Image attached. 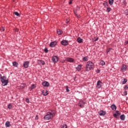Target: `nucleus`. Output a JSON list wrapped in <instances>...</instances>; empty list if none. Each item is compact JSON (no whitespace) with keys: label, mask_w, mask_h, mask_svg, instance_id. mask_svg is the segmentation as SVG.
Listing matches in <instances>:
<instances>
[{"label":"nucleus","mask_w":128,"mask_h":128,"mask_svg":"<svg viewBox=\"0 0 128 128\" xmlns=\"http://www.w3.org/2000/svg\"><path fill=\"white\" fill-rule=\"evenodd\" d=\"M54 116H56V112L54 110H50L48 111V114L44 116V118L45 120H52Z\"/></svg>","instance_id":"f257e3e1"},{"label":"nucleus","mask_w":128,"mask_h":128,"mask_svg":"<svg viewBox=\"0 0 128 128\" xmlns=\"http://www.w3.org/2000/svg\"><path fill=\"white\" fill-rule=\"evenodd\" d=\"M94 68V64L92 61H88L86 66V72H90V70H92Z\"/></svg>","instance_id":"f03ea898"},{"label":"nucleus","mask_w":128,"mask_h":128,"mask_svg":"<svg viewBox=\"0 0 128 128\" xmlns=\"http://www.w3.org/2000/svg\"><path fill=\"white\" fill-rule=\"evenodd\" d=\"M0 80H1V82H2V85L3 86H8V80H6V76H2V74H0Z\"/></svg>","instance_id":"7ed1b4c3"},{"label":"nucleus","mask_w":128,"mask_h":128,"mask_svg":"<svg viewBox=\"0 0 128 128\" xmlns=\"http://www.w3.org/2000/svg\"><path fill=\"white\" fill-rule=\"evenodd\" d=\"M86 104V102H84V100H80L78 104V106L81 108H84V105Z\"/></svg>","instance_id":"20e7f679"},{"label":"nucleus","mask_w":128,"mask_h":128,"mask_svg":"<svg viewBox=\"0 0 128 128\" xmlns=\"http://www.w3.org/2000/svg\"><path fill=\"white\" fill-rule=\"evenodd\" d=\"M60 44H62V46H68V41L66 40H62L60 42Z\"/></svg>","instance_id":"39448f33"},{"label":"nucleus","mask_w":128,"mask_h":128,"mask_svg":"<svg viewBox=\"0 0 128 128\" xmlns=\"http://www.w3.org/2000/svg\"><path fill=\"white\" fill-rule=\"evenodd\" d=\"M30 66V62L28 61H25L23 63V66L24 68H28V66Z\"/></svg>","instance_id":"423d86ee"},{"label":"nucleus","mask_w":128,"mask_h":128,"mask_svg":"<svg viewBox=\"0 0 128 128\" xmlns=\"http://www.w3.org/2000/svg\"><path fill=\"white\" fill-rule=\"evenodd\" d=\"M98 114H99V116H104L106 114V112L104 110H100L98 112Z\"/></svg>","instance_id":"0eeeda50"},{"label":"nucleus","mask_w":128,"mask_h":128,"mask_svg":"<svg viewBox=\"0 0 128 128\" xmlns=\"http://www.w3.org/2000/svg\"><path fill=\"white\" fill-rule=\"evenodd\" d=\"M58 42L56 41H54L50 43V48H54V46H56Z\"/></svg>","instance_id":"6e6552de"},{"label":"nucleus","mask_w":128,"mask_h":128,"mask_svg":"<svg viewBox=\"0 0 128 128\" xmlns=\"http://www.w3.org/2000/svg\"><path fill=\"white\" fill-rule=\"evenodd\" d=\"M52 60L53 62H58V56H53L52 58Z\"/></svg>","instance_id":"1a4fd4ad"},{"label":"nucleus","mask_w":128,"mask_h":128,"mask_svg":"<svg viewBox=\"0 0 128 128\" xmlns=\"http://www.w3.org/2000/svg\"><path fill=\"white\" fill-rule=\"evenodd\" d=\"M42 86H44L45 88H48V86H50V83L48 82L44 81L42 82Z\"/></svg>","instance_id":"9d476101"},{"label":"nucleus","mask_w":128,"mask_h":128,"mask_svg":"<svg viewBox=\"0 0 128 128\" xmlns=\"http://www.w3.org/2000/svg\"><path fill=\"white\" fill-rule=\"evenodd\" d=\"M102 81L100 80H98L97 82V84H96V86L98 88H100L102 86Z\"/></svg>","instance_id":"9b49d317"},{"label":"nucleus","mask_w":128,"mask_h":128,"mask_svg":"<svg viewBox=\"0 0 128 128\" xmlns=\"http://www.w3.org/2000/svg\"><path fill=\"white\" fill-rule=\"evenodd\" d=\"M126 68H126V66L124 64H122V66L120 70L121 72H126Z\"/></svg>","instance_id":"f8f14e48"},{"label":"nucleus","mask_w":128,"mask_h":128,"mask_svg":"<svg viewBox=\"0 0 128 128\" xmlns=\"http://www.w3.org/2000/svg\"><path fill=\"white\" fill-rule=\"evenodd\" d=\"M42 93L43 96H48V90H42Z\"/></svg>","instance_id":"ddd939ff"},{"label":"nucleus","mask_w":128,"mask_h":128,"mask_svg":"<svg viewBox=\"0 0 128 128\" xmlns=\"http://www.w3.org/2000/svg\"><path fill=\"white\" fill-rule=\"evenodd\" d=\"M66 62H74V58H66Z\"/></svg>","instance_id":"4468645a"},{"label":"nucleus","mask_w":128,"mask_h":128,"mask_svg":"<svg viewBox=\"0 0 128 128\" xmlns=\"http://www.w3.org/2000/svg\"><path fill=\"white\" fill-rule=\"evenodd\" d=\"M82 64H78L77 67H76V70H78V72H80L82 70Z\"/></svg>","instance_id":"2eb2a0df"},{"label":"nucleus","mask_w":128,"mask_h":128,"mask_svg":"<svg viewBox=\"0 0 128 128\" xmlns=\"http://www.w3.org/2000/svg\"><path fill=\"white\" fill-rule=\"evenodd\" d=\"M110 108H112V110H116V106L114 104H112L110 106Z\"/></svg>","instance_id":"dca6fc26"},{"label":"nucleus","mask_w":128,"mask_h":128,"mask_svg":"<svg viewBox=\"0 0 128 128\" xmlns=\"http://www.w3.org/2000/svg\"><path fill=\"white\" fill-rule=\"evenodd\" d=\"M77 42H78V44H82V42H84V40H82V38H80V37H78L77 38Z\"/></svg>","instance_id":"f3484780"},{"label":"nucleus","mask_w":128,"mask_h":128,"mask_svg":"<svg viewBox=\"0 0 128 128\" xmlns=\"http://www.w3.org/2000/svg\"><path fill=\"white\" fill-rule=\"evenodd\" d=\"M12 66H14V68H18V63L16 62H12Z\"/></svg>","instance_id":"a211bd4d"},{"label":"nucleus","mask_w":128,"mask_h":128,"mask_svg":"<svg viewBox=\"0 0 128 128\" xmlns=\"http://www.w3.org/2000/svg\"><path fill=\"white\" fill-rule=\"evenodd\" d=\"M5 126L6 128H10V122L9 121H6Z\"/></svg>","instance_id":"6ab92c4d"},{"label":"nucleus","mask_w":128,"mask_h":128,"mask_svg":"<svg viewBox=\"0 0 128 128\" xmlns=\"http://www.w3.org/2000/svg\"><path fill=\"white\" fill-rule=\"evenodd\" d=\"M120 118L121 120H124L126 118V116H124V114H123L120 116Z\"/></svg>","instance_id":"aec40b11"},{"label":"nucleus","mask_w":128,"mask_h":128,"mask_svg":"<svg viewBox=\"0 0 128 128\" xmlns=\"http://www.w3.org/2000/svg\"><path fill=\"white\" fill-rule=\"evenodd\" d=\"M128 82V79L126 78H124V80L122 82V84H126Z\"/></svg>","instance_id":"412c9836"},{"label":"nucleus","mask_w":128,"mask_h":128,"mask_svg":"<svg viewBox=\"0 0 128 128\" xmlns=\"http://www.w3.org/2000/svg\"><path fill=\"white\" fill-rule=\"evenodd\" d=\"M103 6H104V8H107V6H108V2H104Z\"/></svg>","instance_id":"4be33fe9"},{"label":"nucleus","mask_w":128,"mask_h":128,"mask_svg":"<svg viewBox=\"0 0 128 128\" xmlns=\"http://www.w3.org/2000/svg\"><path fill=\"white\" fill-rule=\"evenodd\" d=\"M57 34L59 35L62 34V30L60 29L57 30Z\"/></svg>","instance_id":"5701e85b"},{"label":"nucleus","mask_w":128,"mask_h":128,"mask_svg":"<svg viewBox=\"0 0 128 128\" xmlns=\"http://www.w3.org/2000/svg\"><path fill=\"white\" fill-rule=\"evenodd\" d=\"M83 62H88V56H84L82 58Z\"/></svg>","instance_id":"b1692460"},{"label":"nucleus","mask_w":128,"mask_h":128,"mask_svg":"<svg viewBox=\"0 0 128 128\" xmlns=\"http://www.w3.org/2000/svg\"><path fill=\"white\" fill-rule=\"evenodd\" d=\"M12 104H10L8 105V108L9 110H12Z\"/></svg>","instance_id":"393cba45"},{"label":"nucleus","mask_w":128,"mask_h":128,"mask_svg":"<svg viewBox=\"0 0 128 128\" xmlns=\"http://www.w3.org/2000/svg\"><path fill=\"white\" fill-rule=\"evenodd\" d=\"M114 0H108V3L110 4V6H112L114 4Z\"/></svg>","instance_id":"a878e982"},{"label":"nucleus","mask_w":128,"mask_h":128,"mask_svg":"<svg viewBox=\"0 0 128 128\" xmlns=\"http://www.w3.org/2000/svg\"><path fill=\"white\" fill-rule=\"evenodd\" d=\"M40 64H42V66H44V64H46V62H44V61L42 60H40Z\"/></svg>","instance_id":"bb28decb"},{"label":"nucleus","mask_w":128,"mask_h":128,"mask_svg":"<svg viewBox=\"0 0 128 128\" xmlns=\"http://www.w3.org/2000/svg\"><path fill=\"white\" fill-rule=\"evenodd\" d=\"M60 128H68V126L66 125V124H63L61 125Z\"/></svg>","instance_id":"cd10ccee"},{"label":"nucleus","mask_w":128,"mask_h":128,"mask_svg":"<svg viewBox=\"0 0 128 128\" xmlns=\"http://www.w3.org/2000/svg\"><path fill=\"white\" fill-rule=\"evenodd\" d=\"M113 116L116 118H120V115H118V114H114Z\"/></svg>","instance_id":"c85d7f7f"},{"label":"nucleus","mask_w":128,"mask_h":128,"mask_svg":"<svg viewBox=\"0 0 128 128\" xmlns=\"http://www.w3.org/2000/svg\"><path fill=\"white\" fill-rule=\"evenodd\" d=\"M110 10H112V8H107L106 10V12H110Z\"/></svg>","instance_id":"c756f323"},{"label":"nucleus","mask_w":128,"mask_h":128,"mask_svg":"<svg viewBox=\"0 0 128 128\" xmlns=\"http://www.w3.org/2000/svg\"><path fill=\"white\" fill-rule=\"evenodd\" d=\"M100 64L102 66H104V64H106V62L104 60H101Z\"/></svg>","instance_id":"7c9ffc66"},{"label":"nucleus","mask_w":128,"mask_h":128,"mask_svg":"<svg viewBox=\"0 0 128 128\" xmlns=\"http://www.w3.org/2000/svg\"><path fill=\"white\" fill-rule=\"evenodd\" d=\"M20 86H21L22 88H26V84L23 83V84H21Z\"/></svg>","instance_id":"2f4dec72"},{"label":"nucleus","mask_w":128,"mask_h":128,"mask_svg":"<svg viewBox=\"0 0 128 128\" xmlns=\"http://www.w3.org/2000/svg\"><path fill=\"white\" fill-rule=\"evenodd\" d=\"M14 14H15V16H20V13L18 12H14Z\"/></svg>","instance_id":"473e14b6"},{"label":"nucleus","mask_w":128,"mask_h":128,"mask_svg":"<svg viewBox=\"0 0 128 128\" xmlns=\"http://www.w3.org/2000/svg\"><path fill=\"white\" fill-rule=\"evenodd\" d=\"M112 50V48H109L106 50V52L107 54H108V52H110V50Z\"/></svg>","instance_id":"72a5a7b5"},{"label":"nucleus","mask_w":128,"mask_h":128,"mask_svg":"<svg viewBox=\"0 0 128 128\" xmlns=\"http://www.w3.org/2000/svg\"><path fill=\"white\" fill-rule=\"evenodd\" d=\"M115 114H118V116H120V112L118 110H116Z\"/></svg>","instance_id":"f704fd0d"},{"label":"nucleus","mask_w":128,"mask_h":128,"mask_svg":"<svg viewBox=\"0 0 128 128\" xmlns=\"http://www.w3.org/2000/svg\"><path fill=\"white\" fill-rule=\"evenodd\" d=\"M44 52H46V54H48V48H45L44 49Z\"/></svg>","instance_id":"c9c22d12"},{"label":"nucleus","mask_w":128,"mask_h":128,"mask_svg":"<svg viewBox=\"0 0 128 128\" xmlns=\"http://www.w3.org/2000/svg\"><path fill=\"white\" fill-rule=\"evenodd\" d=\"M124 90H128V85H125L124 87Z\"/></svg>","instance_id":"e433bc0d"},{"label":"nucleus","mask_w":128,"mask_h":128,"mask_svg":"<svg viewBox=\"0 0 128 128\" xmlns=\"http://www.w3.org/2000/svg\"><path fill=\"white\" fill-rule=\"evenodd\" d=\"M26 102H27L28 104H30V99H28V98H26Z\"/></svg>","instance_id":"4c0bfd02"},{"label":"nucleus","mask_w":128,"mask_h":128,"mask_svg":"<svg viewBox=\"0 0 128 128\" xmlns=\"http://www.w3.org/2000/svg\"><path fill=\"white\" fill-rule=\"evenodd\" d=\"M66 90L67 92H70V90L68 89V86H66Z\"/></svg>","instance_id":"58836bf2"},{"label":"nucleus","mask_w":128,"mask_h":128,"mask_svg":"<svg viewBox=\"0 0 128 128\" xmlns=\"http://www.w3.org/2000/svg\"><path fill=\"white\" fill-rule=\"evenodd\" d=\"M34 84H32L30 87L31 90H34Z\"/></svg>","instance_id":"ea45409f"},{"label":"nucleus","mask_w":128,"mask_h":128,"mask_svg":"<svg viewBox=\"0 0 128 128\" xmlns=\"http://www.w3.org/2000/svg\"><path fill=\"white\" fill-rule=\"evenodd\" d=\"M122 4H126V0H122Z\"/></svg>","instance_id":"a19ab883"},{"label":"nucleus","mask_w":128,"mask_h":128,"mask_svg":"<svg viewBox=\"0 0 128 128\" xmlns=\"http://www.w3.org/2000/svg\"><path fill=\"white\" fill-rule=\"evenodd\" d=\"M0 31L1 32H4V27H2L0 28Z\"/></svg>","instance_id":"79ce46f5"},{"label":"nucleus","mask_w":128,"mask_h":128,"mask_svg":"<svg viewBox=\"0 0 128 128\" xmlns=\"http://www.w3.org/2000/svg\"><path fill=\"white\" fill-rule=\"evenodd\" d=\"M14 32H18L19 30L18 28H16L14 29Z\"/></svg>","instance_id":"37998d69"},{"label":"nucleus","mask_w":128,"mask_h":128,"mask_svg":"<svg viewBox=\"0 0 128 128\" xmlns=\"http://www.w3.org/2000/svg\"><path fill=\"white\" fill-rule=\"evenodd\" d=\"M124 96H126L128 94V91L126 90H125L124 92Z\"/></svg>","instance_id":"c03bdc74"},{"label":"nucleus","mask_w":128,"mask_h":128,"mask_svg":"<svg viewBox=\"0 0 128 128\" xmlns=\"http://www.w3.org/2000/svg\"><path fill=\"white\" fill-rule=\"evenodd\" d=\"M96 72L97 74H100V70H99V69H98L96 70Z\"/></svg>","instance_id":"a18cd8bd"},{"label":"nucleus","mask_w":128,"mask_h":128,"mask_svg":"<svg viewBox=\"0 0 128 128\" xmlns=\"http://www.w3.org/2000/svg\"><path fill=\"white\" fill-rule=\"evenodd\" d=\"M124 44L125 46H126V44H128V40H126L125 42H124Z\"/></svg>","instance_id":"49530a36"},{"label":"nucleus","mask_w":128,"mask_h":128,"mask_svg":"<svg viewBox=\"0 0 128 128\" xmlns=\"http://www.w3.org/2000/svg\"><path fill=\"white\" fill-rule=\"evenodd\" d=\"M98 40V38H96L95 40H93V42H96Z\"/></svg>","instance_id":"de8ad7c7"},{"label":"nucleus","mask_w":128,"mask_h":128,"mask_svg":"<svg viewBox=\"0 0 128 128\" xmlns=\"http://www.w3.org/2000/svg\"><path fill=\"white\" fill-rule=\"evenodd\" d=\"M35 119L36 120H38V115H36Z\"/></svg>","instance_id":"09e8293b"},{"label":"nucleus","mask_w":128,"mask_h":128,"mask_svg":"<svg viewBox=\"0 0 128 128\" xmlns=\"http://www.w3.org/2000/svg\"><path fill=\"white\" fill-rule=\"evenodd\" d=\"M74 14H76V16H78V14H78V12L76 10L74 11Z\"/></svg>","instance_id":"8fccbe9b"},{"label":"nucleus","mask_w":128,"mask_h":128,"mask_svg":"<svg viewBox=\"0 0 128 128\" xmlns=\"http://www.w3.org/2000/svg\"><path fill=\"white\" fill-rule=\"evenodd\" d=\"M68 22H70V19H67L66 24H68Z\"/></svg>","instance_id":"3c124183"},{"label":"nucleus","mask_w":128,"mask_h":128,"mask_svg":"<svg viewBox=\"0 0 128 128\" xmlns=\"http://www.w3.org/2000/svg\"><path fill=\"white\" fill-rule=\"evenodd\" d=\"M72 4V1L70 0V2H69V4Z\"/></svg>","instance_id":"603ef678"},{"label":"nucleus","mask_w":128,"mask_h":128,"mask_svg":"<svg viewBox=\"0 0 128 128\" xmlns=\"http://www.w3.org/2000/svg\"><path fill=\"white\" fill-rule=\"evenodd\" d=\"M76 76H75V78H74V80H76Z\"/></svg>","instance_id":"864d4df0"},{"label":"nucleus","mask_w":128,"mask_h":128,"mask_svg":"<svg viewBox=\"0 0 128 128\" xmlns=\"http://www.w3.org/2000/svg\"><path fill=\"white\" fill-rule=\"evenodd\" d=\"M71 0V2H73L74 1V0Z\"/></svg>","instance_id":"5fc2aeb1"},{"label":"nucleus","mask_w":128,"mask_h":128,"mask_svg":"<svg viewBox=\"0 0 128 128\" xmlns=\"http://www.w3.org/2000/svg\"><path fill=\"white\" fill-rule=\"evenodd\" d=\"M78 8H80V7H78Z\"/></svg>","instance_id":"6e6d98bb"}]
</instances>
